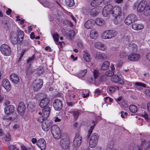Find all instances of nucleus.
Masks as SVG:
<instances>
[{
	"instance_id": "1",
	"label": "nucleus",
	"mask_w": 150,
	"mask_h": 150,
	"mask_svg": "<svg viewBox=\"0 0 150 150\" xmlns=\"http://www.w3.org/2000/svg\"><path fill=\"white\" fill-rule=\"evenodd\" d=\"M146 4V2L145 1H142L139 2L138 1H136L133 6L134 9L137 10V12H141L144 9Z\"/></svg>"
},
{
	"instance_id": "2",
	"label": "nucleus",
	"mask_w": 150,
	"mask_h": 150,
	"mask_svg": "<svg viewBox=\"0 0 150 150\" xmlns=\"http://www.w3.org/2000/svg\"><path fill=\"white\" fill-rule=\"evenodd\" d=\"M51 133L54 137L59 139L61 137V132L59 127L56 125H53L51 128Z\"/></svg>"
},
{
	"instance_id": "3",
	"label": "nucleus",
	"mask_w": 150,
	"mask_h": 150,
	"mask_svg": "<svg viewBox=\"0 0 150 150\" xmlns=\"http://www.w3.org/2000/svg\"><path fill=\"white\" fill-rule=\"evenodd\" d=\"M99 136L98 134L94 133L92 134L89 141V145L91 148H94L96 146Z\"/></svg>"
},
{
	"instance_id": "4",
	"label": "nucleus",
	"mask_w": 150,
	"mask_h": 150,
	"mask_svg": "<svg viewBox=\"0 0 150 150\" xmlns=\"http://www.w3.org/2000/svg\"><path fill=\"white\" fill-rule=\"evenodd\" d=\"M0 51L3 55L6 56H9L11 54L10 48L6 44L1 45L0 47Z\"/></svg>"
},
{
	"instance_id": "5",
	"label": "nucleus",
	"mask_w": 150,
	"mask_h": 150,
	"mask_svg": "<svg viewBox=\"0 0 150 150\" xmlns=\"http://www.w3.org/2000/svg\"><path fill=\"white\" fill-rule=\"evenodd\" d=\"M43 81L41 79H37L33 82L32 88L34 91H37L40 89L43 85Z\"/></svg>"
},
{
	"instance_id": "6",
	"label": "nucleus",
	"mask_w": 150,
	"mask_h": 150,
	"mask_svg": "<svg viewBox=\"0 0 150 150\" xmlns=\"http://www.w3.org/2000/svg\"><path fill=\"white\" fill-rule=\"evenodd\" d=\"M112 6L111 4H108L105 6L103 11L102 14L104 17H107L110 14H112Z\"/></svg>"
},
{
	"instance_id": "7",
	"label": "nucleus",
	"mask_w": 150,
	"mask_h": 150,
	"mask_svg": "<svg viewBox=\"0 0 150 150\" xmlns=\"http://www.w3.org/2000/svg\"><path fill=\"white\" fill-rule=\"evenodd\" d=\"M82 137L79 134H77L74 139L73 142L74 146L75 147H78L81 145L82 141Z\"/></svg>"
},
{
	"instance_id": "8",
	"label": "nucleus",
	"mask_w": 150,
	"mask_h": 150,
	"mask_svg": "<svg viewBox=\"0 0 150 150\" xmlns=\"http://www.w3.org/2000/svg\"><path fill=\"white\" fill-rule=\"evenodd\" d=\"M43 120L42 125V128L43 130L47 132L48 131L50 128L52 124L51 121L48 120Z\"/></svg>"
},
{
	"instance_id": "9",
	"label": "nucleus",
	"mask_w": 150,
	"mask_h": 150,
	"mask_svg": "<svg viewBox=\"0 0 150 150\" xmlns=\"http://www.w3.org/2000/svg\"><path fill=\"white\" fill-rule=\"evenodd\" d=\"M122 8L120 7L116 6L112 7V15L113 16H122Z\"/></svg>"
},
{
	"instance_id": "10",
	"label": "nucleus",
	"mask_w": 150,
	"mask_h": 150,
	"mask_svg": "<svg viewBox=\"0 0 150 150\" xmlns=\"http://www.w3.org/2000/svg\"><path fill=\"white\" fill-rule=\"evenodd\" d=\"M137 19V16L134 14L128 15L125 19V22L127 25H129Z\"/></svg>"
},
{
	"instance_id": "11",
	"label": "nucleus",
	"mask_w": 150,
	"mask_h": 150,
	"mask_svg": "<svg viewBox=\"0 0 150 150\" xmlns=\"http://www.w3.org/2000/svg\"><path fill=\"white\" fill-rule=\"evenodd\" d=\"M53 106L55 110H60L63 106L62 102L60 100L57 99L54 101Z\"/></svg>"
},
{
	"instance_id": "12",
	"label": "nucleus",
	"mask_w": 150,
	"mask_h": 150,
	"mask_svg": "<svg viewBox=\"0 0 150 150\" xmlns=\"http://www.w3.org/2000/svg\"><path fill=\"white\" fill-rule=\"evenodd\" d=\"M25 105L23 102H20L18 104L17 108V111L21 116L23 115L25 110Z\"/></svg>"
},
{
	"instance_id": "13",
	"label": "nucleus",
	"mask_w": 150,
	"mask_h": 150,
	"mask_svg": "<svg viewBox=\"0 0 150 150\" xmlns=\"http://www.w3.org/2000/svg\"><path fill=\"white\" fill-rule=\"evenodd\" d=\"M140 58V55L138 53H133L129 55L128 56V59L131 61H137Z\"/></svg>"
},
{
	"instance_id": "14",
	"label": "nucleus",
	"mask_w": 150,
	"mask_h": 150,
	"mask_svg": "<svg viewBox=\"0 0 150 150\" xmlns=\"http://www.w3.org/2000/svg\"><path fill=\"white\" fill-rule=\"evenodd\" d=\"M50 112V109L49 107L47 106L42 110V120H46L49 116Z\"/></svg>"
},
{
	"instance_id": "15",
	"label": "nucleus",
	"mask_w": 150,
	"mask_h": 150,
	"mask_svg": "<svg viewBox=\"0 0 150 150\" xmlns=\"http://www.w3.org/2000/svg\"><path fill=\"white\" fill-rule=\"evenodd\" d=\"M2 85L8 92L11 89V84L7 79H3L2 82Z\"/></svg>"
},
{
	"instance_id": "16",
	"label": "nucleus",
	"mask_w": 150,
	"mask_h": 150,
	"mask_svg": "<svg viewBox=\"0 0 150 150\" xmlns=\"http://www.w3.org/2000/svg\"><path fill=\"white\" fill-rule=\"evenodd\" d=\"M37 145L41 149V150H45L46 147V142L42 138L39 139L37 142Z\"/></svg>"
},
{
	"instance_id": "17",
	"label": "nucleus",
	"mask_w": 150,
	"mask_h": 150,
	"mask_svg": "<svg viewBox=\"0 0 150 150\" xmlns=\"http://www.w3.org/2000/svg\"><path fill=\"white\" fill-rule=\"evenodd\" d=\"M95 25V21L93 19H90L85 23L84 26L86 28L88 29L93 28Z\"/></svg>"
},
{
	"instance_id": "18",
	"label": "nucleus",
	"mask_w": 150,
	"mask_h": 150,
	"mask_svg": "<svg viewBox=\"0 0 150 150\" xmlns=\"http://www.w3.org/2000/svg\"><path fill=\"white\" fill-rule=\"evenodd\" d=\"M50 101V99L46 97L43 98L41 100L40 103V106L42 108H44L45 107H47L49 104Z\"/></svg>"
},
{
	"instance_id": "19",
	"label": "nucleus",
	"mask_w": 150,
	"mask_h": 150,
	"mask_svg": "<svg viewBox=\"0 0 150 150\" xmlns=\"http://www.w3.org/2000/svg\"><path fill=\"white\" fill-rule=\"evenodd\" d=\"M15 110V107L12 105L6 106L4 108V112L7 115H9L12 113Z\"/></svg>"
},
{
	"instance_id": "20",
	"label": "nucleus",
	"mask_w": 150,
	"mask_h": 150,
	"mask_svg": "<svg viewBox=\"0 0 150 150\" xmlns=\"http://www.w3.org/2000/svg\"><path fill=\"white\" fill-rule=\"evenodd\" d=\"M10 78L11 81L15 84L18 83L19 81L18 76L15 73L12 74L10 75Z\"/></svg>"
},
{
	"instance_id": "21",
	"label": "nucleus",
	"mask_w": 150,
	"mask_h": 150,
	"mask_svg": "<svg viewBox=\"0 0 150 150\" xmlns=\"http://www.w3.org/2000/svg\"><path fill=\"white\" fill-rule=\"evenodd\" d=\"M101 9L102 8L100 7L93 8L91 11L90 14L92 16H96L98 14Z\"/></svg>"
},
{
	"instance_id": "22",
	"label": "nucleus",
	"mask_w": 150,
	"mask_h": 150,
	"mask_svg": "<svg viewBox=\"0 0 150 150\" xmlns=\"http://www.w3.org/2000/svg\"><path fill=\"white\" fill-rule=\"evenodd\" d=\"M112 81L114 83H118L120 84H123L124 83V81L122 79H120L117 75H115L112 78Z\"/></svg>"
},
{
	"instance_id": "23",
	"label": "nucleus",
	"mask_w": 150,
	"mask_h": 150,
	"mask_svg": "<svg viewBox=\"0 0 150 150\" xmlns=\"http://www.w3.org/2000/svg\"><path fill=\"white\" fill-rule=\"evenodd\" d=\"M95 46L97 49L102 51H105L107 49L106 46L100 42H96L95 44Z\"/></svg>"
},
{
	"instance_id": "24",
	"label": "nucleus",
	"mask_w": 150,
	"mask_h": 150,
	"mask_svg": "<svg viewBox=\"0 0 150 150\" xmlns=\"http://www.w3.org/2000/svg\"><path fill=\"white\" fill-rule=\"evenodd\" d=\"M132 28L134 30H139L143 29L144 28V26L142 24L134 23L132 24Z\"/></svg>"
},
{
	"instance_id": "25",
	"label": "nucleus",
	"mask_w": 150,
	"mask_h": 150,
	"mask_svg": "<svg viewBox=\"0 0 150 150\" xmlns=\"http://www.w3.org/2000/svg\"><path fill=\"white\" fill-rule=\"evenodd\" d=\"M135 88L137 89L140 90L142 89L143 87H145L146 86V84L141 82H136L135 83Z\"/></svg>"
},
{
	"instance_id": "26",
	"label": "nucleus",
	"mask_w": 150,
	"mask_h": 150,
	"mask_svg": "<svg viewBox=\"0 0 150 150\" xmlns=\"http://www.w3.org/2000/svg\"><path fill=\"white\" fill-rule=\"evenodd\" d=\"M90 35L91 38H96L98 37V34L97 31L95 29H92L90 31Z\"/></svg>"
},
{
	"instance_id": "27",
	"label": "nucleus",
	"mask_w": 150,
	"mask_h": 150,
	"mask_svg": "<svg viewBox=\"0 0 150 150\" xmlns=\"http://www.w3.org/2000/svg\"><path fill=\"white\" fill-rule=\"evenodd\" d=\"M121 16H114V18L113 19V22L115 24L117 25L120 23L122 19Z\"/></svg>"
},
{
	"instance_id": "28",
	"label": "nucleus",
	"mask_w": 150,
	"mask_h": 150,
	"mask_svg": "<svg viewBox=\"0 0 150 150\" xmlns=\"http://www.w3.org/2000/svg\"><path fill=\"white\" fill-rule=\"evenodd\" d=\"M104 0H93L91 3V5L93 7L100 4Z\"/></svg>"
},
{
	"instance_id": "29",
	"label": "nucleus",
	"mask_w": 150,
	"mask_h": 150,
	"mask_svg": "<svg viewBox=\"0 0 150 150\" xmlns=\"http://www.w3.org/2000/svg\"><path fill=\"white\" fill-rule=\"evenodd\" d=\"M23 38H11V41L13 44L21 43Z\"/></svg>"
},
{
	"instance_id": "30",
	"label": "nucleus",
	"mask_w": 150,
	"mask_h": 150,
	"mask_svg": "<svg viewBox=\"0 0 150 150\" xmlns=\"http://www.w3.org/2000/svg\"><path fill=\"white\" fill-rule=\"evenodd\" d=\"M83 52L84 53L83 54L84 59L86 62H89L91 60L90 55L87 52L86 50H84Z\"/></svg>"
},
{
	"instance_id": "31",
	"label": "nucleus",
	"mask_w": 150,
	"mask_h": 150,
	"mask_svg": "<svg viewBox=\"0 0 150 150\" xmlns=\"http://www.w3.org/2000/svg\"><path fill=\"white\" fill-rule=\"evenodd\" d=\"M109 65L110 63L108 61H105L102 64L101 67V69L103 70L108 69L109 67Z\"/></svg>"
},
{
	"instance_id": "32",
	"label": "nucleus",
	"mask_w": 150,
	"mask_h": 150,
	"mask_svg": "<svg viewBox=\"0 0 150 150\" xmlns=\"http://www.w3.org/2000/svg\"><path fill=\"white\" fill-rule=\"evenodd\" d=\"M95 23L99 26H102L104 25L105 22L104 20L100 18H97L95 21Z\"/></svg>"
},
{
	"instance_id": "33",
	"label": "nucleus",
	"mask_w": 150,
	"mask_h": 150,
	"mask_svg": "<svg viewBox=\"0 0 150 150\" xmlns=\"http://www.w3.org/2000/svg\"><path fill=\"white\" fill-rule=\"evenodd\" d=\"M109 38H113L115 36L117 32L115 30H108Z\"/></svg>"
},
{
	"instance_id": "34",
	"label": "nucleus",
	"mask_w": 150,
	"mask_h": 150,
	"mask_svg": "<svg viewBox=\"0 0 150 150\" xmlns=\"http://www.w3.org/2000/svg\"><path fill=\"white\" fill-rule=\"evenodd\" d=\"M69 143L70 142L69 140L67 139L65 140L64 142L62 143V146L63 148L65 149H68Z\"/></svg>"
},
{
	"instance_id": "35",
	"label": "nucleus",
	"mask_w": 150,
	"mask_h": 150,
	"mask_svg": "<svg viewBox=\"0 0 150 150\" xmlns=\"http://www.w3.org/2000/svg\"><path fill=\"white\" fill-rule=\"evenodd\" d=\"M129 109L130 111L133 113L136 112L137 110V106L135 105H129Z\"/></svg>"
},
{
	"instance_id": "36",
	"label": "nucleus",
	"mask_w": 150,
	"mask_h": 150,
	"mask_svg": "<svg viewBox=\"0 0 150 150\" xmlns=\"http://www.w3.org/2000/svg\"><path fill=\"white\" fill-rule=\"evenodd\" d=\"M76 93H75L71 91L68 94L67 96L69 97V99L73 100L76 98Z\"/></svg>"
},
{
	"instance_id": "37",
	"label": "nucleus",
	"mask_w": 150,
	"mask_h": 150,
	"mask_svg": "<svg viewBox=\"0 0 150 150\" xmlns=\"http://www.w3.org/2000/svg\"><path fill=\"white\" fill-rule=\"evenodd\" d=\"M87 69H85L81 71L78 74L79 77V78L84 76L87 72Z\"/></svg>"
},
{
	"instance_id": "38",
	"label": "nucleus",
	"mask_w": 150,
	"mask_h": 150,
	"mask_svg": "<svg viewBox=\"0 0 150 150\" xmlns=\"http://www.w3.org/2000/svg\"><path fill=\"white\" fill-rule=\"evenodd\" d=\"M65 3L67 6L71 7L74 4V0H65Z\"/></svg>"
},
{
	"instance_id": "39",
	"label": "nucleus",
	"mask_w": 150,
	"mask_h": 150,
	"mask_svg": "<svg viewBox=\"0 0 150 150\" xmlns=\"http://www.w3.org/2000/svg\"><path fill=\"white\" fill-rule=\"evenodd\" d=\"M17 116L18 115L16 112L13 113L12 116L9 117L7 119H9L10 120H13L17 117Z\"/></svg>"
},
{
	"instance_id": "40",
	"label": "nucleus",
	"mask_w": 150,
	"mask_h": 150,
	"mask_svg": "<svg viewBox=\"0 0 150 150\" xmlns=\"http://www.w3.org/2000/svg\"><path fill=\"white\" fill-rule=\"evenodd\" d=\"M129 47V48L132 49L134 51H135L137 50V45L134 43L130 44Z\"/></svg>"
},
{
	"instance_id": "41",
	"label": "nucleus",
	"mask_w": 150,
	"mask_h": 150,
	"mask_svg": "<svg viewBox=\"0 0 150 150\" xmlns=\"http://www.w3.org/2000/svg\"><path fill=\"white\" fill-rule=\"evenodd\" d=\"M114 74V73L113 71H108L105 73V75L108 77H111Z\"/></svg>"
},
{
	"instance_id": "42",
	"label": "nucleus",
	"mask_w": 150,
	"mask_h": 150,
	"mask_svg": "<svg viewBox=\"0 0 150 150\" xmlns=\"http://www.w3.org/2000/svg\"><path fill=\"white\" fill-rule=\"evenodd\" d=\"M72 113L74 115L75 119H76L79 115V112L78 111L74 110L72 112Z\"/></svg>"
},
{
	"instance_id": "43",
	"label": "nucleus",
	"mask_w": 150,
	"mask_h": 150,
	"mask_svg": "<svg viewBox=\"0 0 150 150\" xmlns=\"http://www.w3.org/2000/svg\"><path fill=\"white\" fill-rule=\"evenodd\" d=\"M40 3L45 7H48L50 5L49 3L48 2L46 1H41Z\"/></svg>"
},
{
	"instance_id": "44",
	"label": "nucleus",
	"mask_w": 150,
	"mask_h": 150,
	"mask_svg": "<svg viewBox=\"0 0 150 150\" xmlns=\"http://www.w3.org/2000/svg\"><path fill=\"white\" fill-rule=\"evenodd\" d=\"M93 74L95 79L98 78L99 74V72L98 70L94 69L93 71Z\"/></svg>"
},
{
	"instance_id": "45",
	"label": "nucleus",
	"mask_w": 150,
	"mask_h": 150,
	"mask_svg": "<svg viewBox=\"0 0 150 150\" xmlns=\"http://www.w3.org/2000/svg\"><path fill=\"white\" fill-rule=\"evenodd\" d=\"M127 55L126 52L125 51H122L120 52L119 56L121 58H123L126 57Z\"/></svg>"
},
{
	"instance_id": "46",
	"label": "nucleus",
	"mask_w": 150,
	"mask_h": 150,
	"mask_svg": "<svg viewBox=\"0 0 150 150\" xmlns=\"http://www.w3.org/2000/svg\"><path fill=\"white\" fill-rule=\"evenodd\" d=\"M101 37L103 38H109L108 30L103 32L101 34Z\"/></svg>"
},
{
	"instance_id": "47",
	"label": "nucleus",
	"mask_w": 150,
	"mask_h": 150,
	"mask_svg": "<svg viewBox=\"0 0 150 150\" xmlns=\"http://www.w3.org/2000/svg\"><path fill=\"white\" fill-rule=\"evenodd\" d=\"M149 143L148 142H146L144 140L142 142L141 147H143L145 146L148 147L149 146Z\"/></svg>"
},
{
	"instance_id": "48",
	"label": "nucleus",
	"mask_w": 150,
	"mask_h": 150,
	"mask_svg": "<svg viewBox=\"0 0 150 150\" xmlns=\"http://www.w3.org/2000/svg\"><path fill=\"white\" fill-rule=\"evenodd\" d=\"M94 127L93 126H91L90 128L88 133V137H89L90 136V135L92 132V131Z\"/></svg>"
},
{
	"instance_id": "49",
	"label": "nucleus",
	"mask_w": 150,
	"mask_h": 150,
	"mask_svg": "<svg viewBox=\"0 0 150 150\" xmlns=\"http://www.w3.org/2000/svg\"><path fill=\"white\" fill-rule=\"evenodd\" d=\"M95 96H97L102 93V91L100 90L96 89L95 90Z\"/></svg>"
},
{
	"instance_id": "50",
	"label": "nucleus",
	"mask_w": 150,
	"mask_h": 150,
	"mask_svg": "<svg viewBox=\"0 0 150 150\" xmlns=\"http://www.w3.org/2000/svg\"><path fill=\"white\" fill-rule=\"evenodd\" d=\"M75 34V31L73 30H70L69 31V35H70L69 37L70 38L74 37Z\"/></svg>"
},
{
	"instance_id": "51",
	"label": "nucleus",
	"mask_w": 150,
	"mask_h": 150,
	"mask_svg": "<svg viewBox=\"0 0 150 150\" xmlns=\"http://www.w3.org/2000/svg\"><path fill=\"white\" fill-rule=\"evenodd\" d=\"M123 64V61L122 60H120L117 62L116 66L117 67H120L122 66Z\"/></svg>"
},
{
	"instance_id": "52",
	"label": "nucleus",
	"mask_w": 150,
	"mask_h": 150,
	"mask_svg": "<svg viewBox=\"0 0 150 150\" xmlns=\"http://www.w3.org/2000/svg\"><path fill=\"white\" fill-rule=\"evenodd\" d=\"M8 148L9 150H19L15 146L13 145L9 146Z\"/></svg>"
},
{
	"instance_id": "53",
	"label": "nucleus",
	"mask_w": 150,
	"mask_h": 150,
	"mask_svg": "<svg viewBox=\"0 0 150 150\" xmlns=\"http://www.w3.org/2000/svg\"><path fill=\"white\" fill-rule=\"evenodd\" d=\"M141 115L142 117H144L146 120L149 121V120L148 118V115L146 113L144 112V113H142Z\"/></svg>"
},
{
	"instance_id": "54",
	"label": "nucleus",
	"mask_w": 150,
	"mask_h": 150,
	"mask_svg": "<svg viewBox=\"0 0 150 150\" xmlns=\"http://www.w3.org/2000/svg\"><path fill=\"white\" fill-rule=\"evenodd\" d=\"M24 33L23 31H19L18 33V36L20 38H23L24 37Z\"/></svg>"
},
{
	"instance_id": "55",
	"label": "nucleus",
	"mask_w": 150,
	"mask_h": 150,
	"mask_svg": "<svg viewBox=\"0 0 150 150\" xmlns=\"http://www.w3.org/2000/svg\"><path fill=\"white\" fill-rule=\"evenodd\" d=\"M116 90V88L114 87H111L109 89V91L110 93H112L114 92Z\"/></svg>"
},
{
	"instance_id": "56",
	"label": "nucleus",
	"mask_w": 150,
	"mask_h": 150,
	"mask_svg": "<svg viewBox=\"0 0 150 150\" xmlns=\"http://www.w3.org/2000/svg\"><path fill=\"white\" fill-rule=\"evenodd\" d=\"M121 117L122 118H124L125 117V116H127L128 115V113L126 112H124V111H121Z\"/></svg>"
},
{
	"instance_id": "57",
	"label": "nucleus",
	"mask_w": 150,
	"mask_h": 150,
	"mask_svg": "<svg viewBox=\"0 0 150 150\" xmlns=\"http://www.w3.org/2000/svg\"><path fill=\"white\" fill-rule=\"evenodd\" d=\"M35 59V56L34 55H33L31 57L29 58V59L27 60L28 63L31 62L33 60Z\"/></svg>"
},
{
	"instance_id": "58",
	"label": "nucleus",
	"mask_w": 150,
	"mask_h": 150,
	"mask_svg": "<svg viewBox=\"0 0 150 150\" xmlns=\"http://www.w3.org/2000/svg\"><path fill=\"white\" fill-rule=\"evenodd\" d=\"M145 93L147 96H150V89H146L145 90Z\"/></svg>"
},
{
	"instance_id": "59",
	"label": "nucleus",
	"mask_w": 150,
	"mask_h": 150,
	"mask_svg": "<svg viewBox=\"0 0 150 150\" xmlns=\"http://www.w3.org/2000/svg\"><path fill=\"white\" fill-rule=\"evenodd\" d=\"M124 83H125L127 84L129 86H131L132 85L133 83H134V82H131L128 81H127L125 80L124 81Z\"/></svg>"
},
{
	"instance_id": "60",
	"label": "nucleus",
	"mask_w": 150,
	"mask_h": 150,
	"mask_svg": "<svg viewBox=\"0 0 150 150\" xmlns=\"http://www.w3.org/2000/svg\"><path fill=\"white\" fill-rule=\"evenodd\" d=\"M105 101L106 102L107 100H108L109 102H111L112 101V99L108 97H106L104 98Z\"/></svg>"
},
{
	"instance_id": "61",
	"label": "nucleus",
	"mask_w": 150,
	"mask_h": 150,
	"mask_svg": "<svg viewBox=\"0 0 150 150\" xmlns=\"http://www.w3.org/2000/svg\"><path fill=\"white\" fill-rule=\"evenodd\" d=\"M11 138V136L9 134H7L5 136V139L6 141H9Z\"/></svg>"
},
{
	"instance_id": "62",
	"label": "nucleus",
	"mask_w": 150,
	"mask_h": 150,
	"mask_svg": "<svg viewBox=\"0 0 150 150\" xmlns=\"http://www.w3.org/2000/svg\"><path fill=\"white\" fill-rule=\"evenodd\" d=\"M146 59L148 61L150 62V52L148 53L146 55Z\"/></svg>"
},
{
	"instance_id": "63",
	"label": "nucleus",
	"mask_w": 150,
	"mask_h": 150,
	"mask_svg": "<svg viewBox=\"0 0 150 150\" xmlns=\"http://www.w3.org/2000/svg\"><path fill=\"white\" fill-rule=\"evenodd\" d=\"M45 50L46 51L49 50L50 52H51L52 51V50L51 48L49 46L46 47L45 48Z\"/></svg>"
},
{
	"instance_id": "64",
	"label": "nucleus",
	"mask_w": 150,
	"mask_h": 150,
	"mask_svg": "<svg viewBox=\"0 0 150 150\" xmlns=\"http://www.w3.org/2000/svg\"><path fill=\"white\" fill-rule=\"evenodd\" d=\"M78 46L81 48H82L83 47V45L82 42H80L77 44Z\"/></svg>"
}]
</instances>
